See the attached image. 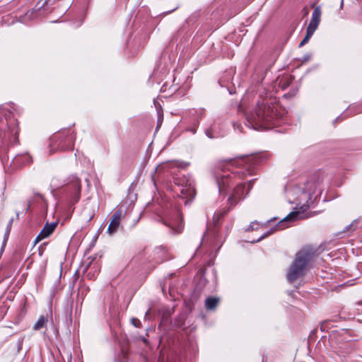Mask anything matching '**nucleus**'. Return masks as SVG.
Returning <instances> with one entry per match:
<instances>
[{"mask_svg": "<svg viewBox=\"0 0 362 362\" xmlns=\"http://www.w3.org/2000/svg\"><path fill=\"white\" fill-rule=\"evenodd\" d=\"M316 199H317V197H315L314 198L313 197V200H315Z\"/></svg>", "mask_w": 362, "mask_h": 362, "instance_id": "58836bf2", "label": "nucleus"}, {"mask_svg": "<svg viewBox=\"0 0 362 362\" xmlns=\"http://www.w3.org/2000/svg\"><path fill=\"white\" fill-rule=\"evenodd\" d=\"M48 322L47 316L41 315L33 325V330L40 331L46 327Z\"/></svg>", "mask_w": 362, "mask_h": 362, "instance_id": "ddd939ff", "label": "nucleus"}, {"mask_svg": "<svg viewBox=\"0 0 362 362\" xmlns=\"http://www.w3.org/2000/svg\"><path fill=\"white\" fill-rule=\"evenodd\" d=\"M13 221V218H11L7 224V226L6 228V232H9V233L11 232Z\"/></svg>", "mask_w": 362, "mask_h": 362, "instance_id": "b1692460", "label": "nucleus"}, {"mask_svg": "<svg viewBox=\"0 0 362 362\" xmlns=\"http://www.w3.org/2000/svg\"><path fill=\"white\" fill-rule=\"evenodd\" d=\"M205 133H206V135L209 138H210V139L216 138V136H215V135H214V134H213V130H212V129H206V132H205Z\"/></svg>", "mask_w": 362, "mask_h": 362, "instance_id": "5701e85b", "label": "nucleus"}, {"mask_svg": "<svg viewBox=\"0 0 362 362\" xmlns=\"http://www.w3.org/2000/svg\"><path fill=\"white\" fill-rule=\"evenodd\" d=\"M313 257V252L309 249L300 250L287 272V279L292 283L305 276L310 262Z\"/></svg>", "mask_w": 362, "mask_h": 362, "instance_id": "7ed1b4c3", "label": "nucleus"}, {"mask_svg": "<svg viewBox=\"0 0 362 362\" xmlns=\"http://www.w3.org/2000/svg\"><path fill=\"white\" fill-rule=\"evenodd\" d=\"M257 224L255 222H252L250 223V228H251V230H254L255 229V225Z\"/></svg>", "mask_w": 362, "mask_h": 362, "instance_id": "7c9ffc66", "label": "nucleus"}, {"mask_svg": "<svg viewBox=\"0 0 362 362\" xmlns=\"http://www.w3.org/2000/svg\"><path fill=\"white\" fill-rule=\"evenodd\" d=\"M51 185H52V186L57 188L62 185V183L59 182V177L57 176H54L52 178Z\"/></svg>", "mask_w": 362, "mask_h": 362, "instance_id": "f3484780", "label": "nucleus"}, {"mask_svg": "<svg viewBox=\"0 0 362 362\" xmlns=\"http://www.w3.org/2000/svg\"><path fill=\"white\" fill-rule=\"evenodd\" d=\"M304 13H308V10L306 8H304Z\"/></svg>", "mask_w": 362, "mask_h": 362, "instance_id": "e433bc0d", "label": "nucleus"}, {"mask_svg": "<svg viewBox=\"0 0 362 362\" xmlns=\"http://www.w3.org/2000/svg\"><path fill=\"white\" fill-rule=\"evenodd\" d=\"M232 175H233V176H238V177H241L243 175H245V173L244 172H239V171H235V172H232L231 173Z\"/></svg>", "mask_w": 362, "mask_h": 362, "instance_id": "a878e982", "label": "nucleus"}, {"mask_svg": "<svg viewBox=\"0 0 362 362\" xmlns=\"http://www.w3.org/2000/svg\"><path fill=\"white\" fill-rule=\"evenodd\" d=\"M89 267H90V265H88L86 269H88Z\"/></svg>", "mask_w": 362, "mask_h": 362, "instance_id": "79ce46f5", "label": "nucleus"}, {"mask_svg": "<svg viewBox=\"0 0 362 362\" xmlns=\"http://www.w3.org/2000/svg\"><path fill=\"white\" fill-rule=\"evenodd\" d=\"M36 195H37V197H40V198H42V194H37Z\"/></svg>", "mask_w": 362, "mask_h": 362, "instance_id": "4c0bfd02", "label": "nucleus"}, {"mask_svg": "<svg viewBox=\"0 0 362 362\" xmlns=\"http://www.w3.org/2000/svg\"><path fill=\"white\" fill-rule=\"evenodd\" d=\"M75 138V135L69 129H64L54 134L50 139V153L57 151L72 150Z\"/></svg>", "mask_w": 362, "mask_h": 362, "instance_id": "20e7f679", "label": "nucleus"}, {"mask_svg": "<svg viewBox=\"0 0 362 362\" xmlns=\"http://www.w3.org/2000/svg\"><path fill=\"white\" fill-rule=\"evenodd\" d=\"M316 199H317V197H315L314 198L313 197V200H315Z\"/></svg>", "mask_w": 362, "mask_h": 362, "instance_id": "a19ab883", "label": "nucleus"}, {"mask_svg": "<svg viewBox=\"0 0 362 362\" xmlns=\"http://www.w3.org/2000/svg\"><path fill=\"white\" fill-rule=\"evenodd\" d=\"M313 34L314 33H310V31L306 30V35L305 37L303 39V40L300 42L299 47H302L304 45H305L309 41V40L310 39Z\"/></svg>", "mask_w": 362, "mask_h": 362, "instance_id": "dca6fc26", "label": "nucleus"}, {"mask_svg": "<svg viewBox=\"0 0 362 362\" xmlns=\"http://www.w3.org/2000/svg\"><path fill=\"white\" fill-rule=\"evenodd\" d=\"M65 191L72 204L78 202L81 197V180L78 177L75 175L69 177L66 183Z\"/></svg>", "mask_w": 362, "mask_h": 362, "instance_id": "39448f33", "label": "nucleus"}, {"mask_svg": "<svg viewBox=\"0 0 362 362\" xmlns=\"http://www.w3.org/2000/svg\"><path fill=\"white\" fill-rule=\"evenodd\" d=\"M240 158V159H241V160H242L244 163H245V164H247V163H250V162H252H252H255V161L253 160H254V158H253V157L250 158V157H247V156H241Z\"/></svg>", "mask_w": 362, "mask_h": 362, "instance_id": "412c9836", "label": "nucleus"}, {"mask_svg": "<svg viewBox=\"0 0 362 362\" xmlns=\"http://www.w3.org/2000/svg\"><path fill=\"white\" fill-rule=\"evenodd\" d=\"M281 111L275 98H262L256 107L246 114V119L255 129H271L279 124L284 115Z\"/></svg>", "mask_w": 362, "mask_h": 362, "instance_id": "f257e3e1", "label": "nucleus"}, {"mask_svg": "<svg viewBox=\"0 0 362 362\" xmlns=\"http://www.w3.org/2000/svg\"><path fill=\"white\" fill-rule=\"evenodd\" d=\"M131 322L132 323V325L136 327H141V321L137 319V318H135V317H132L131 319Z\"/></svg>", "mask_w": 362, "mask_h": 362, "instance_id": "aec40b11", "label": "nucleus"}, {"mask_svg": "<svg viewBox=\"0 0 362 362\" xmlns=\"http://www.w3.org/2000/svg\"><path fill=\"white\" fill-rule=\"evenodd\" d=\"M167 225V223H165ZM168 226L171 228L173 233H180L183 228L182 221H179L176 226H173L171 223H168Z\"/></svg>", "mask_w": 362, "mask_h": 362, "instance_id": "2eb2a0df", "label": "nucleus"}, {"mask_svg": "<svg viewBox=\"0 0 362 362\" xmlns=\"http://www.w3.org/2000/svg\"><path fill=\"white\" fill-rule=\"evenodd\" d=\"M286 80H287L286 84H284H284L282 85V86H283V87L288 86V84H289V83H290V80H291V77H289V78H288V77H287V78H286Z\"/></svg>", "mask_w": 362, "mask_h": 362, "instance_id": "c756f323", "label": "nucleus"}, {"mask_svg": "<svg viewBox=\"0 0 362 362\" xmlns=\"http://www.w3.org/2000/svg\"><path fill=\"white\" fill-rule=\"evenodd\" d=\"M30 205H31V204H30V202H28V206H27V208H26V209H25V211H28L29 210V209H30Z\"/></svg>", "mask_w": 362, "mask_h": 362, "instance_id": "f704fd0d", "label": "nucleus"}, {"mask_svg": "<svg viewBox=\"0 0 362 362\" xmlns=\"http://www.w3.org/2000/svg\"><path fill=\"white\" fill-rule=\"evenodd\" d=\"M71 355L69 354L68 356V362H71Z\"/></svg>", "mask_w": 362, "mask_h": 362, "instance_id": "c9c22d12", "label": "nucleus"}, {"mask_svg": "<svg viewBox=\"0 0 362 362\" xmlns=\"http://www.w3.org/2000/svg\"><path fill=\"white\" fill-rule=\"evenodd\" d=\"M209 231H207L206 233H205L204 234V237H203V238H204H204H207V236L209 235Z\"/></svg>", "mask_w": 362, "mask_h": 362, "instance_id": "473e14b6", "label": "nucleus"}, {"mask_svg": "<svg viewBox=\"0 0 362 362\" xmlns=\"http://www.w3.org/2000/svg\"><path fill=\"white\" fill-rule=\"evenodd\" d=\"M215 177L220 192H223L225 190L226 187L229 184L232 178L231 175L221 167L216 172Z\"/></svg>", "mask_w": 362, "mask_h": 362, "instance_id": "0eeeda50", "label": "nucleus"}, {"mask_svg": "<svg viewBox=\"0 0 362 362\" xmlns=\"http://www.w3.org/2000/svg\"><path fill=\"white\" fill-rule=\"evenodd\" d=\"M316 199H317V197H315L314 198L313 197V200H315Z\"/></svg>", "mask_w": 362, "mask_h": 362, "instance_id": "ea45409f", "label": "nucleus"}, {"mask_svg": "<svg viewBox=\"0 0 362 362\" xmlns=\"http://www.w3.org/2000/svg\"><path fill=\"white\" fill-rule=\"evenodd\" d=\"M9 234H10L9 232H6L5 231V234H4V236L3 244H2L1 249V252H2L4 251V250L6 244L7 240L8 239Z\"/></svg>", "mask_w": 362, "mask_h": 362, "instance_id": "a211bd4d", "label": "nucleus"}, {"mask_svg": "<svg viewBox=\"0 0 362 362\" xmlns=\"http://www.w3.org/2000/svg\"><path fill=\"white\" fill-rule=\"evenodd\" d=\"M213 235H214V238H213V240H211L212 243L215 242L217 240L218 236V233L216 229L213 232Z\"/></svg>", "mask_w": 362, "mask_h": 362, "instance_id": "cd10ccee", "label": "nucleus"}, {"mask_svg": "<svg viewBox=\"0 0 362 362\" xmlns=\"http://www.w3.org/2000/svg\"><path fill=\"white\" fill-rule=\"evenodd\" d=\"M344 6V0H341L340 8L342 9Z\"/></svg>", "mask_w": 362, "mask_h": 362, "instance_id": "72a5a7b5", "label": "nucleus"}, {"mask_svg": "<svg viewBox=\"0 0 362 362\" xmlns=\"http://www.w3.org/2000/svg\"><path fill=\"white\" fill-rule=\"evenodd\" d=\"M253 182H254V180H250V181L247 183L248 191H250V189L252 187Z\"/></svg>", "mask_w": 362, "mask_h": 362, "instance_id": "c85d7f7f", "label": "nucleus"}, {"mask_svg": "<svg viewBox=\"0 0 362 362\" xmlns=\"http://www.w3.org/2000/svg\"><path fill=\"white\" fill-rule=\"evenodd\" d=\"M245 185L239 184L233 189L232 194L229 197L228 202L232 206H235L244 198Z\"/></svg>", "mask_w": 362, "mask_h": 362, "instance_id": "1a4fd4ad", "label": "nucleus"}, {"mask_svg": "<svg viewBox=\"0 0 362 362\" xmlns=\"http://www.w3.org/2000/svg\"><path fill=\"white\" fill-rule=\"evenodd\" d=\"M219 303L218 298L209 297L205 300V306L207 310H214Z\"/></svg>", "mask_w": 362, "mask_h": 362, "instance_id": "4468645a", "label": "nucleus"}, {"mask_svg": "<svg viewBox=\"0 0 362 362\" xmlns=\"http://www.w3.org/2000/svg\"><path fill=\"white\" fill-rule=\"evenodd\" d=\"M357 221H354L350 225L346 227V230H354L356 228Z\"/></svg>", "mask_w": 362, "mask_h": 362, "instance_id": "4be33fe9", "label": "nucleus"}, {"mask_svg": "<svg viewBox=\"0 0 362 362\" xmlns=\"http://www.w3.org/2000/svg\"><path fill=\"white\" fill-rule=\"evenodd\" d=\"M175 183L180 187L179 190L182 198L192 200L195 197L196 190L194 183L189 178L185 177L182 180L180 178H175Z\"/></svg>", "mask_w": 362, "mask_h": 362, "instance_id": "423d86ee", "label": "nucleus"}, {"mask_svg": "<svg viewBox=\"0 0 362 362\" xmlns=\"http://www.w3.org/2000/svg\"><path fill=\"white\" fill-rule=\"evenodd\" d=\"M123 216L122 211L121 209L117 210L112 215L110 225L107 228V233L110 235H112L117 232Z\"/></svg>", "mask_w": 362, "mask_h": 362, "instance_id": "9b49d317", "label": "nucleus"}, {"mask_svg": "<svg viewBox=\"0 0 362 362\" xmlns=\"http://www.w3.org/2000/svg\"><path fill=\"white\" fill-rule=\"evenodd\" d=\"M274 230H271L270 231L267 232L264 235H262L257 241H259L262 239L264 238L265 237H267L269 235L272 234Z\"/></svg>", "mask_w": 362, "mask_h": 362, "instance_id": "bb28decb", "label": "nucleus"}, {"mask_svg": "<svg viewBox=\"0 0 362 362\" xmlns=\"http://www.w3.org/2000/svg\"><path fill=\"white\" fill-rule=\"evenodd\" d=\"M321 8L320 6H315L314 8V11L312 13V18L309 23V25L307 28V30L310 31V33H314L315 31L317 30L320 20H321Z\"/></svg>", "mask_w": 362, "mask_h": 362, "instance_id": "9d476101", "label": "nucleus"}, {"mask_svg": "<svg viewBox=\"0 0 362 362\" xmlns=\"http://www.w3.org/2000/svg\"><path fill=\"white\" fill-rule=\"evenodd\" d=\"M320 182L321 180L320 176L315 175L304 184L303 188H304V190H307L313 196L317 193L319 195L322 192Z\"/></svg>", "mask_w": 362, "mask_h": 362, "instance_id": "6e6552de", "label": "nucleus"}, {"mask_svg": "<svg viewBox=\"0 0 362 362\" xmlns=\"http://www.w3.org/2000/svg\"><path fill=\"white\" fill-rule=\"evenodd\" d=\"M298 196L296 199V210L291 212L286 217L281 220L276 226V230H283L288 227V222L294 221L298 219H304L308 216L304 214L308 209L310 204H313V196L304 188L298 189Z\"/></svg>", "mask_w": 362, "mask_h": 362, "instance_id": "f03ea898", "label": "nucleus"}, {"mask_svg": "<svg viewBox=\"0 0 362 362\" xmlns=\"http://www.w3.org/2000/svg\"><path fill=\"white\" fill-rule=\"evenodd\" d=\"M222 216H223V214H219V213L214 214V220L215 228L216 227V224H217V222H218V219Z\"/></svg>", "mask_w": 362, "mask_h": 362, "instance_id": "393cba45", "label": "nucleus"}, {"mask_svg": "<svg viewBox=\"0 0 362 362\" xmlns=\"http://www.w3.org/2000/svg\"><path fill=\"white\" fill-rule=\"evenodd\" d=\"M198 126V124H196V127L194 128H193L192 129H191V132L194 134L197 131V127Z\"/></svg>", "mask_w": 362, "mask_h": 362, "instance_id": "2f4dec72", "label": "nucleus"}, {"mask_svg": "<svg viewBox=\"0 0 362 362\" xmlns=\"http://www.w3.org/2000/svg\"><path fill=\"white\" fill-rule=\"evenodd\" d=\"M92 269H95L94 272H92L91 271H90L86 274V276L89 279H93V278H95V274L98 273V271L97 270V268H95V267H93Z\"/></svg>", "mask_w": 362, "mask_h": 362, "instance_id": "6ab92c4d", "label": "nucleus"}, {"mask_svg": "<svg viewBox=\"0 0 362 362\" xmlns=\"http://www.w3.org/2000/svg\"><path fill=\"white\" fill-rule=\"evenodd\" d=\"M57 226V222H53L51 223H47L39 235L36 238V241L41 240L44 238H48L55 230Z\"/></svg>", "mask_w": 362, "mask_h": 362, "instance_id": "f8f14e48", "label": "nucleus"}]
</instances>
